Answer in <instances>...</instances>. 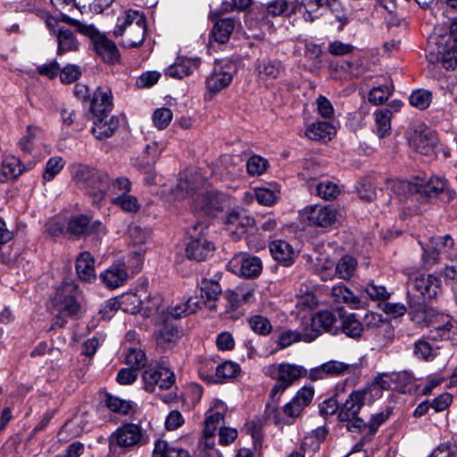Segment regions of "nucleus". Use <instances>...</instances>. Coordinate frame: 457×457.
Segmentation results:
<instances>
[{
	"label": "nucleus",
	"instance_id": "36",
	"mask_svg": "<svg viewBox=\"0 0 457 457\" xmlns=\"http://www.w3.org/2000/svg\"><path fill=\"white\" fill-rule=\"evenodd\" d=\"M160 154L161 151L156 143L147 145L142 154L137 158V166L141 171L153 170Z\"/></svg>",
	"mask_w": 457,
	"mask_h": 457
},
{
	"label": "nucleus",
	"instance_id": "28",
	"mask_svg": "<svg viewBox=\"0 0 457 457\" xmlns=\"http://www.w3.org/2000/svg\"><path fill=\"white\" fill-rule=\"evenodd\" d=\"M31 168V163L26 168L21 165L20 159L13 155H6L3 158L1 170H0V182H4L8 179H16L23 171Z\"/></svg>",
	"mask_w": 457,
	"mask_h": 457
},
{
	"label": "nucleus",
	"instance_id": "4",
	"mask_svg": "<svg viewBox=\"0 0 457 457\" xmlns=\"http://www.w3.org/2000/svg\"><path fill=\"white\" fill-rule=\"evenodd\" d=\"M264 374L276 380L270 390V397L278 400L280 395L299 378L307 376V370L301 365L282 362L264 367Z\"/></svg>",
	"mask_w": 457,
	"mask_h": 457
},
{
	"label": "nucleus",
	"instance_id": "51",
	"mask_svg": "<svg viewBox=\"0 0 457 457\" xmlns=\"http://www.w3.org/2000/svg\"><path fill=\"white\" fill-rule=\"evenodd\" d=\"M154 457H190V455L187 451L173 447L166 441H158L154 446Z\"/></svg>",
	"mask_w": 457,
	"mask_h": 457
},
{
	"label": "nucleus",
	"instance_id": "52",
	"mask_svg": "<svg viewBox=\"0 0 457 457\" xmlns=\"http://www.w3.org/2000/svg\"><path fill=\"white\" fill-rule=\"evenodd\" d=\"M409 101L411 106L423 111L430 105L432 94L425 89H417L411 94Z\"/></svg>",
	"mask_w": 457,
	"mask_h": 457
},
{
	"label": "nucleus",
	"instance_id": "2",
	"mask_svg": "<svg viewBox=\"0 0 457 457\" xmlns=\"http://www.w3.org/2000/svg\"><path fill=\"white\" fill-rule=\"evenodd\" d=\"M147 443V436L141 425L124 423L108 437L107 457H127L129 451Z\"/></svg>",
	"mask_w": 457,
	"mask_h": 457
},
{
	"label": "nucleus",
	"instance_id": "22",
	"mask_svg": "<svg viewBox=\"0 0 457 457\" xmlns=\"http://www.w3.org/2000/svg\"><path fill=\"white\" fill-rule=\"evenodd\" d=\"M338 321L335 314L330 312H320L312 320V330L310 333L319 334L320 331H326L333 335L339 332Z\"/></svg>",
	"mask_w": 457,
	"mask_h": 457
},
{
	"label": "nucleus",
	"instance_id": "1",
	"mask_svg": "<svg viewBox=\"0 0 457 457\" xmlns=\"http://www.w3.org/2000/svg\"><path fill=\"white\" fill-rule=\"evenodd\" d=\"M204 184V179L197 171L187 173L180 177L173 194L178 200L193 197L195 210L201 211L206 215H214L223 209L224 196L212 191L197 194Z\"/></svg>",
	"mask_w": 457,
	"mask_h": 457
},
{
	"label": "nucleus",
	"instance_id": "20",
	"mask_svg": "<svg viewBox=\"0 0 457 457\" xmlns=\"http://www.w3.org/2000/svg\"><path fill=\"white\" fill-rule=\"evenodd\" d=\"M120 126L117 116L101 115L94 117L92 134L96 139L104 140L112 137Z\"/></svg>",
	"mask_w": 457,
	"mask_h": 457
},
{
	"label": "nucleus",
	"instance_id": "8",
	"mask_svg": "<svg viewBox=\"0 0 457 457\" xmlns=\"http://www.w3.org/2000/svg\"><path fill=\"white\" fill-rule=\"evenodd\" d=\"M206 230L207 226L204 222H196L188 228V242L185 250L187 259L202 262L212 254L215 247L207 238Z\"/></svg>",
	"mask_w": 457,
	"mask_h": 457
},
{
	"label": "nucleus",
	"instance_id": "33",
	"mask_svg": "<svg viewBox=\"0 0 457 457\" xmlns=\"http://www.w3.org/2000/svg\"><path fill=\"white\" fill-rule=\"evenodd\" d=\"M200 63L199 59L179 58L165 70V75L174 79H183L193 72Z\"/></svg>",
	"mask_w": 457,
	"mask_h": 457
},
{
	"label": "nucleus",
	"instance_id": "62",
	"mask_svg": "<svg viewBox=\"0 0 457 457\" xmlns=\"http://www.w3.org/2000/svg\"><path fill=\"white\" fill-rule=\"evenodd\" d=\"M223 420V415L220 412H213L208 415L204 421L203 430L204 436L207 439L212 437L217 430L218 426Z\"/></svg>",
	"mask_w": 457,
	"mask_h": 457
},
{
	"label": "nucleus",
	"instance_id": "18",
	"mask_svg": "<svg viewBox=\"0 0 457 457\" xmlns=\"http://www.w3.org/2000/svg\"><path fill=\"white\" fill-rule=\"evenodd\" d=\"M313 395L314 388L312 386H303L292 400L284 405L285 415L292 419L299 417L304 408L312 403Z\"/></svg>",
	"mask_w": 457,
	"mask_h": 457
},
{
	"label": "nucleus",
	"instance_id": "46",
	"mask_svg": "<svg viewBox=\"0 0 457 457\" xmlns=\"http://www.w3.org/2000/svg\"><path fill=\"white\" fill-rule=\"evenodd\" d=\"M240 371L238 364L226 361L216 367L215 376L212 379L215 383H224L235 378Z\"/></svg>",
	"mask_w": 457,
	"mask_h": 457
},
{
	"label": "nucleus",
	"instance_id": "19",
	"mask_svg": "<svg viewBox=\"0 0 457 457\" xmlns=\"http://www.w3.org/2000/svg\"><path fill=\"white\" fill-rule=\"evenodd\" d=\"M112 106L111 89L108 87H97L90 98L89 110L93 117L110 114Z\"/></svg>",
	"mask_w": 457,
	"mask_h": 457
},
{
	"label": "nucleus",
	"instance_id": "6",
	"mask_svg": "<svg viewBox=\"0 0 457 457\" xmlns=\"http://www.w3.org/2000/svg\"><path fill=\"white\" fill-rule=\"evenodd\" d=\"M74 179L79 187L92 195L94 204H98L104 198L109 185L107 175L94 168L79 166L74 173Z\"/></svg>",
	"mask_w": 457,
	"mask_h": 457
},
{
	"label": "nucleus",
	"instance_id": "35",
	"mask_svg": "<svg viewBox=\"0 0 457 457\" xmlns=\"http://www.w3.org/2000/svg\"><path fill=\"white\" fill-rule=\"evenodd\" d=\"M437 141L436 137L431 131L415 132L411 139V145L416 152L427 155L433 151Z\"/></svg>",
	"mask_w": 457,
	"mask_h": 457
},
{
	"label": "nucleus",
	"instance_id": "58",
	"mask_svg": "<svg viewBox=\"0 0 457 457\" xmlns=\"http://www.w3.org/2000/svg\"><path fill=\"white\" fill-rule=\"evenodd\" d=\"M112 203L115 205L120 206L123 211L128 212H136L139 209V204L137 199L127 194H123V195H118L112 198Z\"/></svg>",
	"mask_w": 457,
	"mask_h": 457
},
{
	"label": "nucleus",
	"instance_id": "30",
	"mask_svg": "<svg viewBox=\"0 0 457 457\" xmlns=\"http://www.w3.org/2000/svg\"><path fill=\"white\" fill-rule=\"evenodd\" d=\"M302 12V4L295 0H272L266 4V12L273 17L281 15H291Z\"/></svg>",
	"mask_w": 457,
	"mask_h": 457
},
{
	"label": "nucleus",
	"instance_id": "63",
	"mask_svg": "<svg viewBox=\"0 0 457 457\" xmlns=\"http://www.w3.org/2000/svg\"><path fill=\"white\" fill-rule=\"evenodd\" d=\"M254 196L260 204L270 206L277 201L278 192H275L274 190L266 187H261L254 190Z\"/></svg>",
	"mask_w": 457,
	"mask_h": 457
},
{
	"label": "nucleus",
	"instance_id": "32",
	"mask_svg": "<svg viewBox=\"0 0 457 457\" xmlns=\"http://www.w3.org/2000/svg\"><path fill=\"white\" fill-rule=\"evenodd\" d=\"M76 271L83 281L92 282L96 278L95 260L88 252H83L77 257Z\"/></svg>",
	"mask_w": 457,
	"mask_h": 457
},
{
	"label": "nucleus",
	"instance_id": "41",
	"mask_svg": "<svg viewBox=\"0 0 457 457\" xmlns=\"http://www.w3.org/2000/svg\"><path fill=\"white\" fill-rule=\"evenodd\" d=\"M200 307L197 297H189L186 302L176 304L170 310L167 306L168 320L170 318L180 319L183 316L194 313Z\"/></svg>",
	"mask_w": 457,
	"mask_h": 457
},
{
	"label": "nucleus",
	"instance_id": "31",
	"mask_svg": "<svg viewBox=\"0 0 457 457\" xmlns=\"http://www.w3.org/2000/svg\"><path fill=\"white\" fill-rule=\"evenodd\" d=\"M143 304V310L146 316L154 317L156 322L168 320L167 304L164 303L161 295L150 296Z\"/></svg>",
	"mask_w": 457,
	"mask_h": 457
},
{
	"label": "nucleus",
	"instance_id": "56",
	"mask_svg": "<svg viewBox=\"0 0 457 457\" xmlns=\"http://www.w3.org/2000/svg\"><path fill=\"white\" fill-rule=\"evenodd\" d=\"M227 223L242 228L252 227L254 224V219L247 215L244 210H233L227 216Z\"/></svg>",
	"mask_w": 457,
	"mask_h": 457
},
{
	"label": "nucleus",
	"instance_id": "47",
	"mask_svg": "<svg viewBox=\"0 0 457 457\" xmlns=\"http://www.w3.org/2000/svg\"><path fill=\"white\" fill-rule=\"evenodd\" d=\"M356 267L357 261L353 257L344 255L337 262L334 274L336 273L342 279H349L353 276Z\"/></svg>",
	"mask_w": 457,
	"mask_h": 457
},
{
	"label": "nucleus",
	"instance_id": "16",
	"mask_svg": "<svg viewBox=\"0 0 457 457\" xmlns=\"http://www.w3.org/2000/svg\"><path fill=\"white\" fill-rule=\"evenodd\" d=\"M66 231L72 237L79 238L84 236L105 234V227L101 221H91L89 216L85 214L72 215L67 223Z\"/></svg>",
	"mask_w": 457,
	"mask_h": 457
},
{
	"label": "nucleus",
	"instance_id": "54",
	"mask_svg": "<svg viewBox=\"0 0 457 457\" xmlns=\"http://www.w3.org/2000/svg\"><path fill=\"white\" fill-rule=\"evenodd\" d=\"M313 268L322 280H328L334 277V262L328 257L316 258Z\"/></svg>",
	"mask_w": 457,
	"mask_h": 457
},
{
	"label": "nucleus",
	"instance_id": "40",
	"mask_svg": "<svg viewBox=\"0 0 457 457\" xmlns=\"http://www.w3.org/2000/svg\"><path fill=\"white\" fill-rule=\"evenodd\" d=\"M235 29V20L232 18L220 19L212 28V36L213 39L220 43L225 44L228 41L232 31Z\"/></svg>",
	"mask_w": 457,
	"mask_h": 457
},
{
	"label": "nucleus",
	"instance_id": "59",
	"mask_svg": "<svg viewBox=\"0 0 457 457\" xmlns=\"http://www.w3.org/2000/svg\"><path fill=\"white\" fill-rule=\"evenodd\" d=\"M453 239L448 235L433 237L431 239V247L441 256L445 255L447 257V255L450 254L449 250L453 248Z\"/></svg>",
	"mask_w": 457,
	"mask_h": 457
},
{
	"label": "nucleus",
	"instance_id": "5",
	"mask_svg": "<svg viewBox=\"0 0 457 457\" xmlns=\"http://www.w3.org/2000/svg\"><path fill=\"white\" fill-rule=\"evenodd\" d=\"M426 57L430 63L441 62L446 70L457 67V43L449 37H430L426 48Z\"/></svg>",
	"mask_w": 457,
	"mask_h": 457
},
{
	"label": "nucleus",
	"instance_id": "27",
	"mask_svg": "<svg viewBox=\"0 0 457 457\" xmlns=\"http://www.w3.org/2000/svg\"><path fill=\"white\" fill-rule=\"evenodd\" d=\"M317 337V334L309 333L306 329H287L280 333L277 344L280 349L291 346L301 341L310 343Z\"/></svg>",
	"mask_w": 457,
	"mask_h": 457
},
{
	"label": "nucleus",
	"instance_id": "44",
	"mask_svg": "<svg viewBox=\"0 0 457 457\" xmlns=\"http://www.w3.org/2000/svg\"><path fill=\"white\" fill-rule=\"evenodd\" d=\"M339 331L352 338H359L363 332L362 323L356 318L355 314H350L340 321Z\"/></svg>",
	"mask_w": 457,
	"mask_h": 457
},
{
	"label": "nucleus",
	"instance_id": "61",
	"mask_svg": "<svg viewBox=\"0 0 457 457\" xmlns=\"http://www.w3.org/2000/svg\"><path fill=\"white\" fill-rule=\"evenodd\" d=\"M317 194L325 200L335 199L340 193L338 186L331 181H322L317 185Z\"/></svg>",
	"mask_w": 457,
	"mask_h": 457
},
{
	"label": "nucleus",
	"instance_id": "50",
	"mask_svg": "<svg viewBox=\"0 0 457 457\" xmlns=\"http://www.w3.org/2000/svg\"><path fill=\"white\" fill-rule=\"evenodd\" d=\"M392 380L390 376L386 374L379 375L378 376L373 383L370 385L361 387L362 389H369L367 390V395L370 399L373 397H380L382 395V390L386 389L388 390L391 388Z\"/></svg>",
	"mask_w": 457,
	"mask_h": 457
},
{
	"label": "nucleus",
	"instance_id": "34",
	"mask_svg": "<svg viewBox=\"0 0 457 457\" xmlns=\"http://www.w3.org/2000/svg\"><path fill=\"white\" fill-rule=\"evenodd\" d=\"M107 408L112 411L120 415H128L134 419L138 413V406L132 401H126L116 396L107 395L105 400Z\"/></svg>",
	"mask_w": 457,
	"mask_h": 457
},
{
	"label": "nucleus",
	"instance_id": "26",
	"mask_svg": "<svg viewBox=\"0 0 457 457\" xmlns=\"http://www.w3.org/2000/svg\"><path fill=\"white\" fill-rule=\"evenodd\" d=\"M202 300L200 306L205 304L209 309H215V301L221 294V287L219 283L213 279L203 278L199 284Z\"/></svg>",
	"mask_w": 457,
	"mask_h": 457
},
{
	"label": "nucleus",
	"instance_id": "49",
	"mask_svg": "<svg viewBox=\"0 0 457 457\" xmlns=\"http://www.w3.org/2000/svg\"><path fill=\"white\" fill-rule=\"evenodd\" d=\"M330 295L336 303H344L350 305H357L360 300L344 285H337L331 288Z\"/></svg>",
	"mask_w": 457,
	"mask_h": 457
},
{
	"label": "nucleus",
	"instance_id": "13",
	"mask_svg": "<svg viewBox=\"0 0 457 457\" xmlns=\"http://www.w3.org/2000/svg\"><path fill=\"white\" fill-rule=\"evenodd\" d=\"M300 216L310 226L328 228L336 223L337 211L332 206L315 204L305 207Z\"/></svg>",
	"mask_w": 457,
	"mask_h": 457
},
{
	"label": "nucleus",
	"instance_id": "43",
	"mask_svg": "<svg viewBox=\"0 0 457 457\" xmlns=\"http://www.w3.org/2000/svg\"><path fill=\"white\" fill-rule=\"evenodd\" d=\"M57 41V54L59 55L70 51H76L79 46L75 33L69 29H60L58 30Z\"/></svg>",
	"mask_w": 457,
	"mask_h": 457
},
{
	"label": "nucleus",
	"instance_id": "11",
	"mask_svg": "<svg viewBox=\"0 0 457 457\" xmlns=\"http://www.w3.org/2000/svg\"><path fill=\"white\" fill-rule=\"evenodd\" d=\"M237 71V65L231 60L216 61L212 72L205 79L208 90L205 97L211 99L213 95L228 87Z\"/></svg>",
	"mask_w": 457,
	"mask_h": 457
},
{
	"label": "nucleus",
	"instance_id": "45",
	"mask_svg": "<svg viewBox=\"0 0 457 457\" xmlns=\"http://www.w3.org/2000/svg\"><path fill=\"white\" fill-rule=\"evenodd\" d=\"M438 349L439 346H435L422 338L414 343L413 354L419 360L431 361L436 357Z\"/></svg>",
	"mask_w": 457,
	"mask_h": 457
},
{
	"label": "nucleus",
	"instance_id": "9",
	"mask_svg": "<svg viewBox=\"0 0 457 457\" xmlns=\"http://www.w3.org/2000/svg\"><path fill=\"white\" fill-rule=\"evenodd\" d=\"M403 192L409 195H421L427 197H436L439 195H446L447 199H453L455 192L447 187V182L440 177H430L428 179L415 178L411 181L401 184Z\"/></svg>",
	"mask_w": 457,
	"mask_h": 457
},
{
	"label": "nucleus",
	"instance_id": "57",
	"mask_svg": "<svg viewBox=\"0 0 457 457\" xmlns=\"http://www.w3.org/2000/svg\"><path fill=\"white\" fill-rule=\"evenodd\" d=\"M269 162L265 158L253 155L246 162V170L251 176H260L266 171Z\"/></svg>",
	"mask_w": 457,
	"mask_h": 457
},
{
	"label": "nucleus",
	"instance_id": "60",
	"mask_svg": "<svg viewBox=\"0 0 457 457\" xmlns=\"http://www.w3.org/2000/svg\"><path fill=\"white\" fill-rule=\"evenodd\" d=\"M172 112L169 108H159L154 112L152 116L154 125L158 129H163L169 126L172 120Z\"/></svg>",
	"mask_w": 457,
	"mask_h": 457
},
{
	"label": "nucleus",
	"instance_id": "53",
	"mask_svg": "<svg viewBox=\"0 0 457 457\" xmlns=\"http://www.w3.org/2000/svg\"><path fill=\"white\" fill-rule=\"evenodd\" d=\"M249 327L256 334L262 336L269 335L272 330L270 321L262 315H253L248 319Z\"/></svg>",
	"mask_w": 457,
	"mask_h": 457
},
{
	"label": "nucleus",
	"instance_id": "37",
	"mask_svg": "<svg viewBox=\"0 0 457 457\" xmlns=\"http://www.w3.org/2000/svg\"><path fill=\"white\" fill-rule=\"evenodd\" d=\"M457 333L453 322L446 317L442 324H437L429 329L427 338L431 341H443L453 339Z\"/></svg>",
	"mask_w": 457,
	"mask_h": 457
},
{
	"label": "nucleus",
	"instance_id": "3",
	"mask_svg": "<svg viewBox=\"0 0 457 457\" xmlns=\"http://www.w3.org/2000/svg\"><path fill=\"white\" fill-rule=\"evenodd\" d=\"M146 21L145 15L134 10L126 11L117 19L113 30L115 37H122L125 47H137L145 39Z\"/></svg>",
	"mask_w": 457,
	"mask_h": 457
},
{
	"label": "nucleus",
	"instance_id": "42",
	"mask_svg": "<svg viewBox=\"0 0 457 457\" xmlns=\"http://www.w3.org/2000/svg\"><path fill=\"white\" fill-rule=\"evenodd\" d=\"M375 131L378 137L383 138L391 133V119L393 112L388 108L375 112Z\"/></svg>",
	"mask_w": 457,
	"mask_h": 457
},
{
	"label": "nucleus",
	"instance_id": "25",
	"mask_svg": "<svg viewBox=\"0 0 457 457\" xmlns=\"http://www.w3.org/2000/svg\"><path fill=\"white\" fill-rule=\"evenodd\" d=\"M272 257L286 267L291 266L295 258L292 245L284 240H275L270 244Z\"/></svg>",
	"mask_w": 457,
	"mask_h": 457
},
{
	"label": "nucleus",
	"instance_id": "15",
	"mask_svg": "<svg viewBox=\"0 0 457 457\" xmlns=\"http://www.w3.org/2000/svg\"><path fill=\"white\" fill-rule=\"evenodd\" d=\"M228 269L237 276L254 278L261 274L262 263L259 257L239 253L228 262Z\"/></svg>",
	"mask_w": 457,
	"mask_h": 457
},
{
	"label": "nucleus",
	"instance_id": "10",
	"mask_svg": "<svg viewBox=\"0 0 457 457\" xmlns=\"http://www.w3.org/2000/svg\"><path fill=\"white\" fill-rule=\"evenodd\" d=\"M82 296L72 281L63 282L56 290L54 304L61 315L77 316L81 311Z\"/></svg>",
	"mask_w": 457,
	"mask_h": 457
},
{
	"label": "nucleus",
	"instance_id": "38",
	"mask_svg": "<svg viewBox=\"0 0 457 457\" xmlns=\"http://www.w3.org/2000/svg\"><path fill=\"white\" fill-rule=\"evenodd\" d=\"M225 311L221 312L223 318L230 320H237L243 316V312L240 309L241 300L239 293L236 291H226L224 294Z\"/></svg>",
	"mask_w": 457,
	"mask_h": 457
},
{
	"label": "nucleus",
	"instance_id": "55",
	"mask_svg": "<svg viewBox=\"0 0 457 457\" xmlns=\"http://www.w3.org/2000/svg\"><path fill=\"white\" fill-rule=\"evenodd\" d=\"M125 361L134 370H139L145 366L146 356L143 350L130 347L125 356Z\"/></svg>",
	"mask_w": 457,
	"mask_h": 457
},
{
	"label": "nucleus",
	"instance_id": "21",
	"mask_svg": "<svg viewBox=\"0 0 457 457\" xmlns=\"http://www.w3.org/2000/svg\"><path fill=\"white\" fill-rule=\"evenodd\" d=\"M114 0H51L56 5H67L75 7L81 13L94 12L101 13L107 9Z\"/></svg>",
	"mask_w": 457,
	"mask_h": 457
},
{
	"label": "nucleus",
	"instance_id": "23",
	"mask_svg": "<svg viewBox=\"0 0 457 457\" xmlns=\"http://www.w3.org/2000/svg\"><path fill=\"white\" fill-rule=\"evenodd\" d=\"M300 4H302L301 13L303 20L313 22L321 16V9L334 7L337 0H303Z\"/></svg>",
	"mask_w": 457,
	"mask_h": 457
},
{
	"label": "nucleus",
	"instance_id": "14",
	"mask_svg": "<svg viewBox=\"0 0 457 457\" xmlns=\"http://www.w3.org/2000/svg\"><path fill=\"white\" fill-rule=\"evenodd\" d=\"M82 32L92 38L96 54L104 62L115 63L120 61V54L114 42L100 34L93 26H86Z\"/></svg>",
	"mask_w": 457,
	"mask_h": 457
},
{
	"label": "nucleus",
	"instance_id": "7",
	"mask_svg": "<svg viewBox=\"0 0 457 457\" xmlns=\"http://www.w3.org/2000/svg\"><path fill=\"white\" fill-rule=\"evenodd\" d=\"M368 389L359 388L353 390L341 406L338 412L340 421H346V428L350 432H359L366 427L362 419L358 414L365 402L370 400L367 395Z\"/></svg>",
	"mask_w": 457,
	"mask_h": 457
},
{
	"label": "nucleus",
	"instance_id": "24",
	"mask_svg": "<svg viewBox=\"0 0 457 457\" xmlns=\"http://www.w3.org/2000/svg\"><path fill=\"white\" fill-rule=\"evenodd\" d=\"M101 279L109 288H117L128 279V272L123 262H116L101 274Z\"/></svg>",
	"mask_w": 457,
	"mask_h": 457
},
{
	"label": "nucleus",
	"instance_id": "29",
	"mask_svg": "<svg viewBox=\"0 0 457 457\" xmlns=\"http://www.w3.org/2000/svg\"><path fill=\"white\" fill-rule=\"evenodd\" d=\"M158 323L162 324V327L156 333V344L164 350L173 347L180 338V331L170 324L169 320Z\"/></svg>",
	"mask_w": 457,
	"mask_h": 457
},
{
	"label": "nucleus",
	"instance_id": "48",
	"mask_svg": "<svg viewBox=\"0 0 457 457\" xmlns=\"http://www.w3.org/2000/svg\"><path fill=\"white\" fill-rule=\"evenodd\" d=\"M282 69V63L278 60H258L256 64L258 73L270 79L278 77Z\"/></svg>",
	"mask_w": 457,
	"mask_h": 457
},
{
	"label": "nucleus",
	"instance_id": "12",
	"mask_svg": "<svg viewBox=\"0 0 457 457\" xmlns=\"http://www.w3.org/2000/svg\"><path fill=\"white\" fill-rule=\"evenodd\" d=\"M142 379L145 390L154 393L156 387H159L161 390L170 389L175 383V375L167 367L150 366L143 372Z\"/></svg>",
	"mask_w": 457,
	"mask_h": 457
},
{
	"label": "nucleus",
	"instance_id": "39",
	"mask_svg": "<svg viewBox=\"0 0 457 457\" xmlns=\"http://www.w3.org/2000/svg\"><path fill=\"white\" fill-rule=\"evenodd\" d=\"M335 128L326 121H318L310 125L305 131V135L312 140H330L335 134Z\"/></svg>",
	"mask_w": 457,
	"mask_h": 457
},
{
	"label": "nucleus",
	"instance_id": "64",
	"mask_svg": "<svg viewBox=\"0 0 457 457\" xmlns=\"http://www.w3.org/2000/svg\"><path fill=\"white\" fill-rule=\"evenodd\" d=\"M63 168L62 158H50L43 173L44 182L51 181Z\"/></svg>",
	"mask_w": 457,
	"mask_h": 457
},
{
	"label": "nucleus",
	"instance_id": "17",
	"mask_svg": "<svg viewBox=\"0 0 457 457\" xmlns=\"http://www.w3.org/2000/svg\"><path fill=\"white\" fill-rule=\"evenodd\" d=\"M440 284L439 278L432 274H419L409 280V286L420 293L424 299L436 297L439 291Z\"/></svg>",
	"mask_w": 457,
	"mask_h": 457
}]
</instances>
